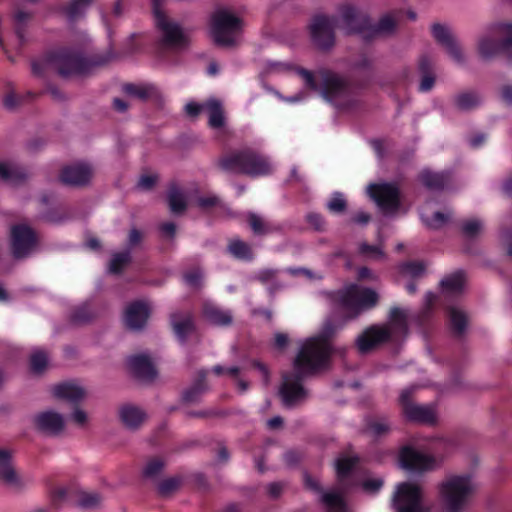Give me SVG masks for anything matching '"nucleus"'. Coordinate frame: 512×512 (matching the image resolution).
Returning <instances> with one entry per match:
<instances>
[{
    "mask_svg": "<svg viewBox=\"0 0 512 512\" xmlns=\"http://www.w3.org/2000/svg\"><path fill=\"white\" fill-rule=\"evenodd\" d=\"M331 353L327 335L310 338L302 345L293 363L295 371L282 376L279 395L285 407H294L306 398L307 391L302 385L304 376L324 367Z\"/></svg>",
    "mask_w": 512,
    "mask_h": 512,
    "instance_id": "nucleus-1",
    "label": "nucleus"
},
{
    "mask_svg": "<svg viewBox=\"0 0 512 512\" xmlns=\"http://www.w3.org/2000/svg\"><path fill=\"white\" fill-rule=\"evenodd\" d=\"M296 73L304 80L307 89L319 93L336 108L343 110L352 106L351 84L339 73L328 68H319L312 72L303 67H297Z\"/></svg>",
    "mask_w": 512,
    "mask_h": 512,
    "instance_id": "nucleus-2",
    "label": "nucleus"
},
{
    "mask_svg": "<svg viewBox=\"0 0 512 512\" xmlns=\"http://www.w3.org/2000/svg\"><path fill=\"white\" fill-rule=\"evenodd\" d=\"M408 315L399 307H392L389 321L383 325L367 327L356 339V347L362 354L371 352L390 341H398L408 334Z\"/></svg>",
    "mask_w": 512,
    "mask_h": 512,
    "instance_id": "nucleus-3",
    "label": "nucleus"
},
{
    "mask_svg": "<svg viewBox=\"0 0 512 512\" xmlns=\"http://www.w3.org/2000/svg\"><path fill=\"white\" fill-rule=\"evenodd\" d=\"M217 167L224 172L252 178L268 176L273 171L269 157L250 147L223 154L217 160Z\"/></svg>",
    "mask_w": 512,
    "mask_h": 512,
    "instance_id": "nucleus-4",
    "label": "nucleus"
},
{
    "mask_svg": "<svg viewBox=\"0 0 512 512\" xmlns=\"http://www.w3.org/2000/svg\"><path fill=\"white\" fill-rule=\"evenodd\" d=\"M339 13L347 34H361L368 41L380 35L391 34L397 27V21L391 14L383 15L377 24H373L367 14L361 13L350 4L340 6Z\"/></svg>",
    "mask_w": 512,
    "mask_h": 512,
    "instance_id": "nucleus-5",
    "label": "nucleus"
},
{
    "mask_svg": "<svg viewBox=\"0 0 512 512\" xmlns=\"http://www.w3.org/2000/svg\"><path fill=\"white\" fill-rule=\"evenodd\" d=\"M379 300L378 294L370 288H361L351 284L335 293L333 301L342 310L346 320H354L364 311L374 308Z\"/></svg>",
    "mask_w": 512,
    "mask_h": 512,
    "instance_id": "nucleus-6",
    "label": "nucleus"
},
{
    "mask_svg": "<svg viewBox=\"0 0 512 512\" xmlns=\"http://www.w3.org/2000/svg\"><path fill=\"white\" fill-rule=\"evenodd\" d=\"M155 25L160 32L157 52L163 55L167 51H179L188 47L189 38L176 22L171 21L161 10V0H151Z\"/></svg>",
    "mask_w": 512,
    "mask_h": 512,
    "instance_id": "nucleus-7",
    "label": "nucleus"
},
{
    "mask_svg": "<svg viewBox=\"0 0 512 512\" xmlns=\"http://www.w3.org/2000/svg\"><path fill=\"white\" fill-rule=\"evenodd\" d=\"M242 20L225 9L211 15L210 33L216 46L230 48L236 45V37L242 30Z\"/></svg>",
    "mask_w": 512,
    "mask_h": 512,
    "instance_id": "nucleus-8",
    "label": "nucleus"
},
{
    "mask_svg": "<svg viewBox=\"0 0 512 512\" xmlns=\"http://www.w3.org/2000/svg\"><path fill=\"white\" fill-rule=\"evenodd\" d=\"M471 476H452L440 486V495L446 512H460L472 493Z\"/></svg>",
    "mask_w": 512,
    "mask_h": 512,
    "instance_id": "nucleus-9",
    "label": "nucleus"
},
{
    "mask_svg": "<svg viewBox=\"0 0 512 512\" xmlns=\"http://www.w3.org/2000/svg\"><path fill=\"white\" fill-rule=\"evenodd\" d=\"M492 31L501 39L481 38L478 42L480 56L484 59H489L498 53H503L512 62V23H497L493 25Z\"/></svg>",
    "mask_w": 512,
    "mask_h": 512,
    "instance_id": "nucleus-10",
    "label": "nucleus"
},
{
    "mask_svg": "<svg viewBox=\"0 0 512 512\" xmlns=\"http://www.w3.org/2000/svg\"><path fill=\"white\" fill-rule=\"evenodd\" d=\"M392 506L395 512H430V507L423 503L421 487L411 482H402L397 485Z\"/></svg>",
    "mask_w": 512,
    "mask_h": 512,
    "instance_id": "nucleus-11",
    "label": "nucleus"
},
{
    "mask_svg": "<svg viewBox=\"0 0 512 512\" xmlns=\"http://www.w3.org/2000/svg\"><path fill=\"white\" fill-rule=\"evenodd\" d=\"M336 18L326 15H315L309 24L312 43L320 51H329L335 45Z\"/></svg>",
    "mask_w": 512,
    "mask_h": 512,
    "instance_id": "nucleus-12",
    "label": "nucleus"
},
{
    "mask_svg": "<svg viewBox=\"0 0 512 512\" xmlns=\"http://www.w3.org/2000/svg\"><path fill=\"white\" fill-rule=\"evenodd\" d=\"M399 404L406 421L429 425L436 423V413L431 406L418 405L413 401V389L401 392Z\"/></svg>",
    "mask_w": 512,
    "mask_h": 512,
    "instance_id": "nucleus-13",
    "label": "nucleus"
},
{
    "mask_svg": "<svg viewBox=\"0 0 512 512\" xmlns=\"http://www.w3.org/2000/svg\"><path fill=\"white\" fill-rule=\"evenodd\" d=\"M367 192L384 212H396L401 205L400 190L394 183H373L368 186Z\"/></svg>",
    "mask_w": 512,
    "mask_h": 512,
    "instance_id": "nucleus-14",
    "label": "nucleus"
},
{
    "mask_svg": "<svg viewBox=\"0 0 512 512\" xmlns=\"http://www.w3.org/2000/svg\"><path fill=\"white\" fill-rule=\"evenodd\" d=\"M52 65L63 76L82 75L89 72L92 62L73 52H62L52 59Z\"/></svg>",
    "mask_w": 512,
    "mask_h": 512,
    "instance_id": "nucleus-15",
    "label": "nucleus"
},
{
    "mask_svg": "<svg viewBox=\"0 0 512 512\" xmlns=\"http://www.w3.org/2000/svg\"><path fill=\"white\" fill-rule=\"evenodd\" d=\"M36 245L34 231L26 225H16L11 229V246L14 257L23 258L29 255Z\"/></svg>",
    "mask_w": 512,
    "mask_h": 512,
    "instance_id": "nucleus-16",
    "label": "nucleus"
},
{
    "mask_svg": "<svg viewBox=\"0 0 512 512\" xmlns=\"http://www.w3.org/2000/svg\"><path fill=\"white\" fill-rule=\"evenodd\" d=\"M169 324L181 344H185L188 337L196 330L194 314L190 310L178 309L171 312L169 314Z\"/></svg>",
    "mask_w": 512,
    "mask_h": 512,
    "instance_id": "nucleus-17",
    "label": "nucleus"
},
{
    "mask_svg": "<svg viewBox=\"0 0 512 512\" xmlns=\"http://www.w3.org/2000/svg\"><path fill=\"white\" fill-rule=\"evenodd\" d=\"M399 461L404 469L412 472L432 470L436 463L434 457L423 454L410 446H405L400 450Z\"/></svg>",
    "mask_w": 512,
    "mask_h": 512,
    "instance_id": "nucleus-18",
    "label": "nucleus"
},
{
    "mask_svg": "<svg viewBox=\"0 0 512 512\" xmlns=\"http://www.w3.org/2000/svg\"><path fill=\"white\" fill-rule=\"evenodd\" d=\"M434 39L445 48L450 57L458 64L465 62V57L461 47L455 41L448 28L444 25L435 23L431 29Z\"/></svg>",
    "mask_w": 512,
    "mask_h": 512,
    "instance_id": "nucleus-19",
    "label": "nucleus"
},
{
    "mask_svg": "<svg viewBox=\"0 0 512 512\" xmlns=\"http://www.w3.org/2000/svg\"><path fill=\"white\" fill-rule=\"evenodd\" d=\"M33 424L37 430L43 433L58 435L64 430L65 420L62 414L53 410H45L33 417Z\"/></svg>",
    "mask_w": 512,
    "mask_h": 512,
    "instance_id": "nucleus-20",
    "label": "nucleus"
},
{
    "mask_svg": "<svg viewBox=\"0 0 512 512\" xmlns=\"http://www.w3.org/2000/svg\"><path fill=\"white\" fill-rule=\"evenodd\" d=\"M92 176V167L81 162L64 167L60 174V181L69 186H82L87 184Z\"/></svg>",
    "mask_w": 512,
    "mask_h": 512,
    "instance_id": "nucleus-21",
    "label": "nucleus"
},
{
    "mask_svg": "<svg viewBox=\"0 0 512 512\" xmlns=\"http://www.w3.org/2000/svg\"><path fill=\"white\" fill-rule=\"evenodd\" d=\"M130 373L143 382H152L157 376V370L150 357L144 354L130 356Z\"/></svg>",
    "mask_w": 512,
    "mask_h": 512,
    "instance_id": "nucleus-22",
    "label": "nucleus"
},
{
    "mask_svg": "<svg viewBox=\"0 0 512 512\" xmlns=\"http://www.w3.org/2000/svg\"><path fill=\"white\" fill-rule=\"evenodd\" d=\"M151 315L150 304L145 300L130 301L129 327L130 331L143 330Z\"/></svg>",
    "mask_w": 512,
    "mask_h": 512,
    "instance_id": "nucleus-23",
    "label": "nucleus"
},
{
    "mask_svg": "<svg viewBox=\"0 0 512 512\" xmlns=\"http://www.w3.org/2000/svg\"><path fill=\"white\" fill-rule=\"evenodd\" d=\"M451 176V172L447 170L435 172L424 169L419 173L418 180L429 190L441 191L449 184Z\"/></svg>",
    "mask_w": 512,
    "mask_h": 512,
    "instance_id": "nucleus-24",
    "label": "nucleus"
},
{
    "mask_svg": "<svg viewBox=\"0 0 512 512\" xmlns=\"http://www.w3.org/2000/svg\"><path fill=\"white\" fill-rule=\"evenodd\" d=\"M203 317L212 325L228 327L233 322V315L230 310L223 309L222 307L206 302L202 308Z\"/></svg>",
    "mask_w": 512,
    "mask_h": 512,
    "instance_id": "nucleus-25",
    "label": "nucleus"
},
{
    "mask_svg": "<svg viewBox=\"0 0 512 512\" xmlns=\"http://www.w3.org/2000/svg\"><path fill=\"white\" fill-rule=\"evenodd\" d=\"M418 71L421 75L419 83V92L426 93L433 89L436 76L434 73L433 62L427 54H423L418 59Z\"/></svg>",
    "mask_w": 512,
    "mask_h": 512,
    "instance_id": "nucleus-26",
    "label": "nucleus"
},
{
    "mask_svg": "<svg viewBox=\"0 0 512 512\" xmlns=\"http://www.w3.org/2000/svg\"><path fill=\"white\" fill-rule=\"evenodd\" d=\"M206 376L207 372L205 370H200L197 373L192 385L182 393V401L184 403H197L201 400L202 396L208 390Z\"/></svg>",
    "mask_w": 512,
    "mask_h": 512,
    "instance_id": "nucleus-27",
    "label": "nucleus"
},
{
    "mask_svg": "<svg viewBox=\"0 0 512 512\" xmlns=\"http://www.w3.org/2000/svg\"><path fill=\"white\" fill-rule=\"evenodd\" d=\"M482 103L481 95L475 90H466L453 96V104L460 111H471Z\"/></svg>",
    "mask_w": 512,
    "mask_h": 512,
    "instance_id": "nucleus-28",
    "label": "nucleus"
},
{
    "mask_svg": "<svg viewBox=\"0 0 512 512\" xmlns=\"http://www.w3.org/2000/svg\"><path fill=\"white\" fill-rule=\"evenodd\" d=\"M465 284V273L462 270H458L445 278L440 282L442 293L445 296H458L463 292Z\"/></svg>",
    "mask_w": 512,
    "mask_h": 512,
    "instance_id": "nucleus-29",
    "label": "nucleus"
},
{
    "mask_svg": "<svg viewBox=\"0 0 512 512\" xmlns=\"http://www.w3.org/2000/svg\"><path fill=\"white\" fill-rule=\"evenodd\" d=\"M26 178V173L15 163L8 161L0 162V181L16 186Z\"/></svg>",
    "mask_w": 512,
    "mask_h": 512,
    "instance_id": "nucleus-30",
    "label": "nucleus"
},
{
    "mask_svg": "<svg viewBox=\"0 0 512 512\" xmlns=\"http://www.w3.org/2000/svg\"><path fill=\"white\" fill-rule=\"evenodd\" d=\"M0 481L11 486H17L21 483L12 466L11 455L6 450H0Z\"/></svg>",
    "mask_w": 512,
    "mask_h": 512,
    "instance_id": "nucleus-31",
    "label": "nucleus"
},
{
    "mask_svg": "<svg viewBox=\"0 0 512 512\" xmlns=\"http://www.w3.org/2000/svg\"><path fill=\"white\" fill-rule=\"evenodd\" d=\"M167 202L171 213L174 215L183 214L187 209L186 197L176 184L169 186Z\"/></svg>",
    "mask_w": 512,
    "mask_h": 512,
    "instance_id": "nucleus-32",
    "label": "nucleus"
},
{
    "mask_svg": "<svg viewBox=\"0 0 512 512\" xmlns=\"http://www.w3.org/2000/svg\"><path fill=\"white\" fill-rule=\"evenodd\" d=\"M55 397L64 399L70 402H78L81 400L85 392L82 387L74 383H62L53 388Z\"/></svg>",
    "mask_w": 512,
    "mask_h": 512,
    "instance_id": "nucleus-33",
    "label": "nucleus"
},
{
    "mask_svg": "<svg viewBox=\"0 0 512 512\" xmlns=\"http://www.w3.org/2000/svg\"><path fill=\"white\" fill-rule=\"evenodd\" d=\"M358 463L359 457L357 456H341L335 461L336 476L341 486H345L346 480L352 474Z\"/></svg>",
    "mask_w": 512,
    "mask_h": 512,
    "instance_id": "nucleus-34",
    "label": "nucleus"
},
{
    "mask_svg": "<svg viewBox=\"0 0 512 512\" xmlns=\"http://www.w3.org/2000/svg\"><path fill=\"white\" fill-rule=\"evenodd\" d=\"M227 252L237 260L252 261L254 259L251 246L237 238L229 240Z\"/></svg>",
    "mask_w": 512,
    "mask_h": 512,
    "instance_id": "nucleus-35",
    "label": "nucleus"
},
{
    "mask_svg": "<svg viewBox=\"0 0 512 512\" xmlns=\"http://www.w3.org/2000/svg\"><path fill=\"white\" fill-rule=\"evenodd\" d=\"M448 322L452 333L456 336H461L466 330L468 318L463 311L455 307H449Z\"/></svg>",
    "mask_w": 512,
    "mask_h": 512,
    "instance_id": "nucleus-36",
    "label": "nucleus"
},
{
    "mask_svg": "<svg viewBox=\"0 0 512 512\" xmlns=\"http://www.w3.org/2000/svg\"><path fill=\"white\" fill-rule=\"evenodd\" d=\"M135 97L140 100L155 99L159 97L157 87L149 83L134 84L130 83V98Z\"/></svg>",
    "mask_w": 512,
    "mask_h": 512,
    "instance_id": "nucleus-37",
    "label": "nucleus"
},
{
    "mask_svg": "<svg viewBox=\"0 0 512 512\" xmlns=\"http://www.w3.org/2000/svg\"><path fill=\"white\" fill-rule=\"evenodd\" d=\"M205 110L209 114V125L212 128L219 129L224 125V113L221 103L217 100H209L205 103Z\"/></svg>",
    "mask_w": 512,
    "mask_h": 512,
    "instance_id": "nucleus-38",
    "label": "nucleus"
},
{
    "mask_svg": "<svg viewBox=\"0 0 512 512\" xmlns=\"http://www.w3.org/2000/svg\"><path fill=\"white\" fill-rule=\"evenodd\" d=\"M367 430L375 437H382L391 431V425L387 417L371 418L366 424Z\"/></svg>",
    "mask_w": 512,
    "mask_h": 512,
    "instance_id": "nucleus-39",
    "label": "nucleus"
},
{
    "mask_svg": "<svg viewBox=\"0 0 512 512\" xmlns=\"http://www.w3.org/2000/svg\"><path fill=\"white\" fill-rule=\"evenodd\" d=\"M435 302L436 295L431 292L427 293L425 296V305L418 314V323L421 326H425L430 321L433 314Z\"/></svg>",
    "mask_w": 512,
    "mask_h": 512,
    "instance_id": "nucleus-40",
    "label": "nucleus"
},
{
    "mask_svg": "<svg viewBox=\"0 0 512 512\" xmlns=\"http://www.w3.org/2000/svg\"><path fill=\"white\" fill-rule=\"evenodd\" d=\"M482 227L479 219H468L461 223V232L464 237L473 239L480 234Z\"/></svg>",
    "mask_w": 512,
    "mask_h": 512,
    "instance_id": "nucleus-41",
    "label": "nucleus"
},
{
    "mask_svg": "<svg viewBox=\"0 0 512 512\" xmlns=\"http://www.w3.org/2000/svg\"><path fill=\"white\" fill-rule=\"evenodd\" d=\"M321 501L331 509H339L343 511L345 509V501L343 496L338 492H323Z\"/></svg>",
    "mask_w": 512,
    "mask_h": 512,
    "instance_id": "nucleus-42",
    "label": "nucleus"
},
{
    "mask_svg": "<svg viewBox=\"0 0 512 512\" xmlns=\"http://www.w3.org/2000/svg\"><path fill=\"white\" fill-rule=\"evenodd\" d=\"M327 209L334 214H341L347 208V201L340 192H334L331 199L326 204Z\"/></svg>",
    "mask_w": 512,
    "mask_h": 512,
    "instance_id": "nucleus-43",
    "label": "nucleus"
},
{
    "mask_svg": "<svg viewBox=\"0 0 512 512\" xmlns=\"http://www.w3.org/2000/svg\"><path fill=\"white\" fill-rule=\"evenodd\" d=\"M399 269L402 274L410 275L412 278H418L424 273L425 266L419 261H407L402 263Z\"/></svg>",
    "mask_w": 512,
    "mask_h": 512,
    "instance_id": "nucleus-44",
    "label": "nucleus"
},
{
    "mask_svg": "<svg viewBox=\"0 0 512 512\" xmlns=\"http://www.w3.org/2000/svg\"><path fill=\"white\" fill-rule=\"evenodd\" d=\"M30 363L34 373H41L48 364V357L42 350H35L31 355Z\"/></svg>",
    "mask_w": 512,
    "mask_h": 512,
    "instance_id": "nucleus-45",
    "label": "nucleus"
},
{
    "mask_svg": "<svg viewBox=\"0 0 512 512\" xmlns=\"http://www.w3.org/2000/svg\"><path fill=\"white\" fill-rule=\"evenodd\" d=\"M127 261L128 254L126 252L114 254L109 264V272L113 274L121 272L125 268Z\"/></svg>",
    "mask_w": 512,
    "mask_h": 512,
    "instance_id": "nucleus-46",
    "label": "nucleus"
},
{
    "mask_svg": "<svg viewBox=\"0 0 512 512\" xmlns=\"http://www.w3.org/2000/svg\"><path fill=\"white\" fill-rule=\"evenodd\" d=\"M102 503V497L97 493H84L79 499V505L85 509H93Z\"/></svg>",
    "mask_w": 512,
    "mask_h": 512,
    "instance_id": "nucleus-47",
    "label": "nucleus"
},
{
    "mask_svg": "<svg viewBox=\"0 0 512 512\" xmlns=\"http://www.w3.org/2000/svg\"><path fill=\"white\" fill-rule=\"evenodd\" d=\"M359 252L367 257L372 259H382L385 257V253L382 248L378 245H370L367 243H362L359 247Z\"/></svg>",
    "mask_w": 512,
    "mask_h": 512,
    "instance_id": "nucleus-48",
    "label": "nucleus"
},
{
    "mask_svg": "<svg viewBox=\"0 0 512 512\" xmlns=\"http://www.w3.org/2000/svg\"><path fill=\"white\" fill-rule=\"evenodd\" d=\"M202 277V272L198 268L187 271L183 276L185 283L192 288L201 287Z\"/></svg>",
    "mask_w": 512,
    "mask_h": 512,
    "instance_id": "nucleus-49",
    "label": "nucleus"
},
{
    "mask_svg": "<svg viewBox=\"0 0 512 512\" xmlns=\"http://www.w3.org/2000/svg\"><path fill=\"white\" fill-rule=\"evenodd\" d=\"M248 223L256 235H264L268 233V229L263 220L256 214L250 213L248 216Z\"/></svg>",
    "mask_w": 512,
    "mask_h": 512,
    "instance_id": "nucleus-50",
    "label": "nucleus"
},
{
    "mask_svg": "<svg viewBox=\"0 0 512 512\" xmlns=\"http://www.w3.org/2000/svg\"><path fill=\"white\" fill-rule=\"evenodd\" d=\"M180 485V481L177 478H168L161 481L158 485V491L162 496H166L175 491Z\"/></svg>",
    "mask_w": 512,
    "mask_h": 512,
    "instance_id": "nucleus-51",
    "label": "nucleus"
},
{
    "mask_svg": "<svg viewBox=\"0 0 512 512\" xmlns=\"http://www.w3.org/2000/svg\"><path fill=\"white\" fill-rule=\"evenodd\" d=\"M307 223L316 231H324L326 227L325 218L316 212H310L306 215Z\"/></svg>",
    "mask_w": 512,
    "mask_h": 512,
    "instance_id": "nucleus-52",
    "label": "nucleus"
},
{
    "mask_svg": "<svg viewBox=\"0 0 512 512\" xmlns=\"http://www.w3.org/2000/svg\"><path fill=\"white\" fill-rule=\"evenodd\" d=\"M90 4V0H73L68 8V15L71 18L79 16Z\"/></svg>",
    "mask_w": 512,
    "mask_h": 512,
    "instance_id": "nucleus-53",
    "label": "nucleus"
},
{
    "mask_svg": "<svg viewBox=\"0 0 512 512\" xmlns=\"http://www.w3.org/2000/svg\"><path fill=\"white\" fill-rule=\"evenodd\" d=\"M164 463L158 458L150 460L144 468V475L146 477L156 476L163 469Z\"/></svg>",
    "mask_w": 512,
    "mask_h": 512,
    "instance_id": "nucleus-54",
    "label": "nucleus"
},
{
    "mask_svg": "<svg viewBox=\"0 0 512 512\" xmlns=\"http://www.w3.org/2000/svg\"><path fill=\"white\" fill-rule=\"evenodd\" d=\"M145 418L146 415L139 408L130 405V430L137 429Z\"/></svg>",
    "mask_w": 512,
    "mask_h": 512,
    "instance_id": "nucleus-55",
    "label": "nucleus"
},
{
    "mask_svg": "<svg viewBox=\"0 0 512 512\" xmlns=\"http://www.w3.org/2000/svg\"><path fill=\"white\" fill-rule=\"evenodd\" d=\"M303 454L299 450H289L284 453L283 460L289 467H296L302 460Z\"/></svg>",
    "mask_w": 512,
    "mask_h": 512,
    "instance_id": "nucleus-56",
    "label": "nucleus"
},
{
    "mask_svg": "<svg viewBox=\"0 0 512 512\" xmlns=\"http://www.w3.org/2000/svg\"><path fill=\"white\" fill-rule=\"evenodd\" d=\"M278 270L272 268H266L260 270L256 275V280L262 284H269L276 280Z\"/></svg>",
    "mask_w": 512,
    "mask_h": 512,
    "instance_id": "nucleus-57",
    "label": "nucleus"
},
{
    "mask_svg": "<svg viewBox=\"0 0 512 512\" xmlns=\"http://www.w3.org/2000/svg\"><path fill=\"white\" fill-rule=\"evenodd\" d=\"M449 219V216L442 212H435L430 220H426V225L432 229L441 228Z\"/></svg>",
    "mask_w": 512,
    "mask_h": 512,
    "instance_id": "nucleus-58",
    "label": "nucleus"
},
{
    "mask_svg": "<svg viewBox=\"0 0 512 512\" xmlns=\"http://www.w3.org/2000/svg\"><path fill=\"white\" fill-rule=\"evenodd\" d=\"M157 182V176L151 174H144L140 177L137 188L144 191L151 190Z\"/></svg>",
    "mask_w": 512,
    "mask_h": 512,
    "instance_id": "nucleus-59",
    "label": "nucleus"
},
{
    "mask_svg": "<svg viewBox=\"0 0 512 512\" xmlns=\"http://www.w3.org/2000/svg\"><path fill=\"white\" fill-rule=\"evenodd\" d=\"M31 17L30 12L23 10L22 8H18L14 14V21L16 23V33L21 38L20 26L25 24Z\"/></svg>",
    "mask_w": 512,
    "mask_h": 512,
    "instance_id": "nucleus-60",
    "label": "nucleus"
},
{
    "mask_svg": "<svg viewBox=\"0 0 512 512\" xmlns=\"http://www.w3.org/2000/svg\"><path fill=\"white\" fill-rule=\"evenodd\" d=\"M220 199L217 196H201L197 199V205L201 209H210L218 206Z\"/></svg>",
    "mask_w": 512,
    "mask_h": 512,
    "instance_id": "nucleus-61",
    "label": "nucleus"
},
{
    "mask_svg": "<svg viewBox=\"0 0 512 512\" xmlns=\"http://www.w3.org/2000/svg\"><path fill=\"white\" fill-rule=\"evenodd\" d=\"M304 485L307 489L315 493H323V488L319 481L310 476L308 473L304 474Z\"/></svg>",
    "mask_w": 512,
    "mask_h": 512,
    "instance_id": "nucleus-62",
    "label": "nucleus"
},
{
    "mask_svg": "<svg viewBox=\"0 0 512 512\" xmlns=\"http://www.w3.org/2000/svg\"><path fill=\"white\" fill-rule=\"evenodd\" d=\"M251 365L253 368L257 369L261 373L262 378H263V383L265 386H267L270 382V372H269L268 367L259 360H253L251 362Z\"/></svg>",
    "mask_w": 512,
    "mask_h": 512,
    "instance_id": "nucleus-63",
    "label": "nucleus"
},
{
    "mask_svg": "<svg viewBox=\"0 0 512 512\" xmlns=\"http://www.w3.org/2000/svg\"><path fill=\"white\" fill-rule=\"evenodd\" d=\"M163 237L172 239L176 234V225L173 222H164L159 226Z\"/></svg>",
    "mask_w": 512,
    "mask_h": 512,
    "instance_id": "nucleus-64",
    "label": "nucleus"
}]
</instances>
